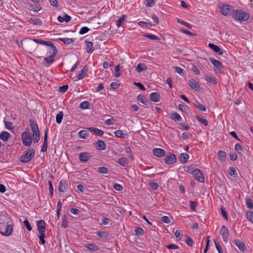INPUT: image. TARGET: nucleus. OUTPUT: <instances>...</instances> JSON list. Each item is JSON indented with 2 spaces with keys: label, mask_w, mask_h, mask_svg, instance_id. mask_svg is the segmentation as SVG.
Wrapping results in <instances>:
<instances>
[{
  "label": "nucleus",
  "mask_w": 253,
  "mask_h": 253,
  "mask_svg": "<svg viewBox=\"0 0 253 253\" xmlns=\"http://www.w3.org/2000/svg\"><path fill=\"white\" fill-rule=\"evenodd\" d=\"M232 17L236 21H238L241 22H246L250 18V14L242 10H233Z\"/></svg>",
  "instance_id": "obj_1"
},
{
  "label": "nucleus",
  "mask_w": 253,
  "mask_h": 253,
  "mask_svg": "<svg viewBox=\"0 0 253 253\" xmlns=\"http://www.w3.org/2000/svg\"><path fill=\"white\" fill-rule=\"evenodd\" d=\"M30 127L33 132V140L35 143H37L40 139V131L37 123L33 120L29 121Z\"/></svg>",
  "instance_id": "obj_2"
},
{
  "label": "nucleus",
  "mask_w": 253,
  "mask_h": 253,
  "mask_svg": "<svg viewBox=\"0 0 253 253\" xmlns=\"http://www.w3.org/2000/svg\"><path fill=\"white\" fill-rule=\"evenodd\" d=\"M35 152L34 149H29L27 152L19 158V161L22 163L29 162L35 156Z\"/></svg>",
  "instance_id": "obj_3"
},
{
  "label": "nucleus",
  "mask_w": 253,
  "mask_h": 253,
  "mask_svg": "<svg viewBox=\"0 0 253 253\" xmlns=\"http://www.w3.org/2000/svg\"><path fill=\"white\" fill-rule=\"evenodd\" d=\"M21 138L22 143L24 146L29 147L31 145L32 139L31 133L29 131L23 132L21 135Z\"/></svg>",
  "instance_id": "obj_4"
},
{
  "label": "nucleus",
  "mask_w": 253,
  "mask_h": 253,
  "mask_svg": "<svg viewBox=\"0 0 253 253\" xmlns=\"http://www.w3.org/2000/svg\"><path fill=\"white\" fill-rule=\"evenodd\" d=\"M176 156L174 154H169L165 158V162L167 165L174 164L176 162Z\"/></svg>",
  "instance_id": "obj_5"
},
{
  "label": "nucleus",
  "mask_w": 253,
  "mask_h": 253,
  "mask_svg": "<svg viewBox=\"0 0 253 253\" xmlns=\"http://www.w3.org/2000/svg\"><path fill=\"white\" fill-rule=\"evenodd\" d=\"M55 51V50L54 49V51L52 52V54L47 55V56L44 58V60L46 62L44 64V66L48 67L53 62L54 59H53V57L56 55V52Z\"/></svg>",
  "instance_id": "obj_6"
},
{
  "label": "nucleus",
  "mask_w": 253,
  "mask_h": 253,
  "mask_svg": "<svg viewBox=\"0 0 253 253\" xmlns=\"http://www.w3.org/2000/svg\"><path fill=\"white\" fill-rule=\"evenodd\" d=\"M221 234L222 236L223 241L225 243H227L228 240L229 232L228 228L226 227L224 225H223L221 227Z\"/></svg>",
  "instance_id": "obj_7"
},
{
  "label": "nucleus",
  "mask_w": 253,
  "mask_h": 253,
  "mask_svg": "<svg viewBox=\"0 0 253 253\" xmlns=\"http://www.w3.org/2000/svg\"><path fill=\"white\" fill-rule=\"evenodd\" d=\"M210 61L213 64L215 67H216V69H215V70L216 72H219L220 71V67L222 68L223 65L221 62L218 60H216L213 58H210Z\"/></svg>",
  "instance_id": "obj_8"
},
{
  "label": "nucleus",
  "mask_w": 253,
  "mask_h": 253,
  "mask_svg": "<svg viewBox=\"0 0 253 253\" xmlns=\"http://www.w3.org/2000/svg\"><path fill=\"white\" fill-rule=\"evenodd\" d=\"M38 230L39 233L45 232V222L43 220H40L37 222Z\"/></svg>",
  "instance_id": "obj_9"
},
{
  "label": "nucleus",
  "mask_w": 253,
  "mask_h": 253,
  "mask_svg": "<svg viewBox=\"0 0 253 253\" xmlns=\"http://www.w3.org/2000/svg\"><path fill=\"white\" fill-rule=\"evenodd\" d=\"M189 86L195 91H200L201 89L200 85L194 79L189 80L188 81Z\"/></svg>",
  "instance_id": "obj_10"
},
{
  "label": "nucleus",
  "mask_w": 253,
  "mask_h": 253,
  "mask_svg": "<svg viewBox=\"0 0 253 253\" xmlns=\"http://www.w3.org/2000/svg\"><path fill=\"white\" fill-rule=\"evenodd\" d=\"M47 132H48V128H46V130L44 132L43 142L42 146L41 148V151L42 152H46L47 150V145H47V139H48Z\"/></svg>",
  "instance_id": "obj_11"
},
{
  "label": "nucleus",
  "mask_w": 253,
  "mask_h": 253,
  "mask_svg": "<svg viewBox=\"0 0 253 253\" xmlns=\"http://www.w3.org/2000/svg\"><path fill=\"white\" fill-rule=\"evenodd\" d=\"M195 179L201 182H205V177L203 173L199 169H197L194 174Z\"/></svg>",
  "instance_id": "obj_12"
},
{
  "label": "nucleus",
  "mask_w": 253,
  "mask_h": 253,
  "mask_svg": "<svg viewBox=\"0 0 253 253\" xmlns=\"http://www.w3.org/2000/svg\"><path fill=\"white\" fill-rule=\"evenodd\" d=\"M91 156L89 153L87 152H84L81 153L79 156V160L82 162H87L90 158Z\"/></svg>",
  "instance_id": "obj_13"
},
{
  "label": "nucleus",
  "mask_w": 253,
  "mask_h": 253,
  "mask_svg": "<svg viewBox=\"0 0 253 253\" xmlns=\"http://www.w3.org/2000/svg\"><path fill=\"white\" fill-rule=\"evenodd\" d=\"M209 47L212 49L215 52L217 53L220 55H222L223 54V51L222 50L219 46L215 45L213 43H210L208 45Z\"/></svg>",
  "instance_id": "obj_14"
},
{
  "label": "nucleus",
  "mask_w": 253,
  "mask_h": 253,
  "mask_svg": "<svg viewBox=\"0 0 253 253\" xmlns=\"http://www.w3.org/2000/svg\"><path fill=\"white\" fill-rule=\"evenodd\" d=\"M166 151L161 148H154L153 150V154L154 156L161 158L164 156L165 154Z\"/></svg>",
  "instance_id": "obj_15"
},
{
  "label": "nucleus",
  "mask_w": 253,
  "mask_h": 253,
  "mask_svg": "<svg viewBox=\"0 0 253 253\" xmlns=\"http://www.w3.org/2000/svg\"><path fill=\"white\" fill-rule=\"evenodd\" d=\"M68 187V183L66 180L62 179L60 181L58 190L61 192H64Z\"/></svg>",
  "instance_id": "obj_16"
},
{
  "label": "nucleus",
  "mask_w": 253,
  "mask_h": 253,
  "mask_svg": "<svg viewBox=\"0 0 253 253\" xmlns=\"http://www.w3.org/2000/svg\"><path fill=\"white\" fill-rule=\"evenodd\" d=\"M96 148L98 150H104L106 149L105 143L101 140H99L95 143Z\"/></svg>",
  "instance_id": "obj_17"
},
{
  "label": "nucleus",
  "mask_w": 253,
  "mask_h": 253,
  "mask_svg": "<svg viewBox=\"0 0 253 253\" xmlns=\"http://www.w3.org/2000/svg\"><path fill=\"white\" fill-rule=\"evenodd\" d=\"M232 7L229 5H223L220 7V12L222 15L226 16L228 14L229 10Z\"/></svg>",
  "instance_id": "obj_18"
},
{
  "label": "nucleus",
  "mask_w": 253,
  "mask_h": 253,
  "mask_svg": "<svg viewBox=\"0 0 253 253\" xmlns=\"http://www.w3.org/2000/svg\"><path fill=\"white\" fill-rule=\"evenodd\" d=\"M12 231V226L11 225H6L5 232L0 231V233L2 235L8 236L11 234Z\"/></svg>",
  "instance_id": "obj_19"
},
{
  "label": "nucleus",
  "mask_w": 253,
  "mask_h": 253,
  "mask_svg": "<svg viewBox=\"0 0 253 253\" xmlns=\"http://www.w3.org/2000/svg\"><path fill=\"white\" fill-rule=\"evenodd\" d=\"M150 100L153 102H159L160 100V95L158 92H152L150 95Z\"/></svg>",
  "instance_id": "obj_20"
},
{
  "label": "nucleus",
  "mask_w": 253,
  "mask_h": 253,
  "mask_svg": "<svg viewBox=\"0 0 253 253\" xmlns=\"http://www.w3.org/2000/svg\"><path fill=\"white\" fill-rule=\"evenodd\" d=\"M10 137V134L5 131H3L0 133V138L4 142L8 141Z\"/></svg>",
  "instance_id": "obj_21"
},
{
  "label": "nucleus",
  "mask_w": 253,
  "mask_h": 253,
  "mask_svg": "<svg viewBox=\"0 0 253 253\" xmlns=\"http://www.w3.org/2000/svg\"><path fill=\"white\" fill-rule=\"evenodd\" d=\"M235 244L238 247L239 249L241 250V251H244L246 248L245 244L244 242L241 241L239 240L236 239L235 240Z\"/></svg>",
  "instance_id": "obj_22"
},
{
  "label": "nucleus",
  "mask_w": 253,
  "mask_h": 253,
  "mask_svg": "<svg viewBox=\"0 0 253 253\" xmlns=\"http://www.w3.org/2000/svg\"><path fill=\"white\" fill-rule=\"evenodd\" d=\"M87 129L90 132H93L95 134H96L97 135H98L99 136H101L104 134V132L103 130H102L100 129L97 128L90 127H88Z\"/></svg>",
  "instance_id": "obj_23"
},
{
  "label": "nucleus",
  "mask_w": 253,
  "mask_h": 253,
  "mask_svg": "<svg viewBox=\"0 0 253 253\" xmlns=\"http://www.w3.org/2000/svg\"><path fill=\"white\" fill-rule=\"evenodd\" d=\"M84 42L85 43L86 52L91 53L93 51L92 49L93 43L91 42H88L87 41H85Z\"/></svg>",
  "instance_id": "obj_24"
},
{
  "label": "nucleus",
  "mask_w": 253,
  "mask_h": 253,
  "mask_svg": "<svg viewBox=\"0 0 253 253\" xmlns=\"http://www.w3.org/2000/svg\"><path fill=\"white\" fill-rule=\"evenodd\" d=\"M193 104L195 108L198 109L199 111H206V107L197 101L195 100L193 103Z\"/></svg>",
  "instance_id": "obj_25"
},
{
  "label": "nucleus",
  "mask_w": 253,
  "mask_h": 253,
  "mask_svg": "<svg viewBox=\"0 0 253 253\" xmlns=\"http://www.w3.org/2000/svg\"><path fill=\"white\" fill-rule=\"evenodd\" d=\"M42 9L41 6L39 3H35L34 5H30L29 9L33 11H39Z\"/></svg>",
  "instance_id": "obj_26"
},
{
  "label": "nucleus",
  "mask_w": 253,
  "mask_h": 253,
  "mask_svg": "<svg viewBox=\"0 0 253 253\" xmlns=\"http://www.w3.org/2000/svg\"><path fill=\"white\" fill-rule=\"evenodd\" d=\"M84 247L86 248L93 251H97L99 250V247L93 244H85Z\"/></svg>",
  "instance_id": "obj_27"
},
{
  "label": "nucleus",
  "mask_w": 253,
  "mask_h": 253,
  "mask_svg": "<svg viewBox=\"0 0 253 253\" xmlns=\"http://www.w3.org/2000/svg\"><path fill=\"white\" fill-rule=\"evenodd\" d=\"M147 69V66L143 63H139L136 67V71L138 73H140L143 71H146Z\"/></svg>",
  "instance_id": "obj_28"
},
{
  "label": "nucleus",
  "mask_w": 253,
  "mask_h": 253,
  "mask_svg": "<svg viewBox=\"0 0 253 253\" xmlns=\"http://www.w3.org/2000/svg\"><path fill=\"white\" fill-rule=\"evenodd\" d=\"M189 158V155L185 153H183L180 154V159L181 164H185Z\"/></svg>",
  "instance_id": "obj_29"
},
{
  "label": "nucleus",
  "mask_w": 253,
  "mask_h": 253,
  "mask_svg": "<svg viewBox=\"0 0 253 253\" xmlns=\"http://www.w3.org/2000/svg\"><path fill=\"white\" fill-rule=\"evenodd\" d=\"M126 15H123L117 21L116 25L118 27H120L121 26L124 24V22L126 21Z\"/></svg>",
  "instance_id": "obj_30"
},
{
  "label": "nucleus",
  "mask_w": 253,
  "mask_h": 253,
  "mask_svg": "<svg viewBox=\"0 0 253 253\" xmlns=\"http://www.w3.org/2000/svg\"><path fill=\"white\" fill-rule=\"evenodd\" d=\"M59 40L65 44H70L75 41L73 38H59Z\"/></svg>",
  "instance_id": "obj_31"
},
{
  "label": "nucleus",
  "mask_w": 253,
  "mask_h": 253,
  "mask_svg": "<svg viewBox=\"0 0 253 253\" xmlns=\"http://www.w3.org/2000/svg\"><path fill=\"white\" fill-rule=\"evenodd\" d=\"M33 41L37 43L45 45L47 46L51 45V42H46L41 39H34Z\"/></svg>",
  "instance_id": "obj_32"
},
{
  "label": "nucleus",
  "mask_w": 253,
  "mask_h": 253,
  "mask_svg": "<svg viewBox=\"0 0 253 253\" xmlns=\"http://www.w3.org/2000/svg\"><path fill=\"white\" fill-rule=\"evenodd\" d=\"M137 99L139 101L146 105H147V104L149 103V101L146 100L145 97L141 94L137 96Z\"/></svg>",
  "instance_id": "obj_33"
},
{
  "label": "nucleus",
  "mask_w": 253,
  "mask_h": 253,
  "mask_svg": "<svg viewBox=\"0 0 253 253\" xmlns=\"http://www.w3.org/2000/svg\"><path fill=\"white\" fill-rule=\"evenodd\" d=\"M118 163L122 166H126L127 165L128 162L126 158L122 157L118 159Z\"/></svg>",
  "instance_id": "obj_34"
},
{
  "label": "nucleus",
  "mask_w": 253,
  "mask_h": 253,
  "mask_svg": "<svg viewBox=\"0 0 253 253\" xmlns=\"http://www.w3.org/2000/svg\"><path fill=\"white\" fill-rule=\"evenodd\" d=\"M205 80L208 82L213 84H217L216 79L210 75L207 76L206 77Z\"/></svg>",
  "instance_id": "obj_35"
},
{
  "label": "nucleus",
  "mask_w": 253,
  "mask_h": 253,
  "mask_svg": "<svg viewBox=\"0 0 253 253\" xmlns=\"http://www.w3.org/2000/svg\"><path fill=\"white\" fill-rule=\"evenodd\" d=\"M196 118L200 123L203 124L205 126H208V122L206 119L202 118L199 115L196 116Z\"/></svg>",
  "instance_id": "obj_36"
},
{
  "label": "nucleus",
  "mask_w": 253,
  "mask_h": 253,
  "mask_svg": "<svg viewBox=\"0 0 253 253\" xmlns=\"http://www.w3.org/2000/svg\"><path fill=\"white\" fill-rule=\"evenodd\" d=\"M197 169H198L196 168V166L195 165H192L188 167L187 171L189 173L194 174Z\"/></svg>",
  "instance_id": "obj_37"
},
{
  "label": "nucleus",
  "mask_w": 253,
  "mask_h": 253,
  "mask_svg": "<svg viewBox=\"0 0 253 253\" xmlns=\"http://www.w3.org/2000/svg\"><path fill=\"white\" fill-rule=\"evenodd\" d=\"M246 203L247 207L249 209L253 210V204L252 201V199L249 197H247L246 198Z\"/></svg>",
  "instance_id": "obj_38"
},
{
  "label": "nucleus",
  "mask_w": 253,
  "mask_h": 253,
  "mask_svg": "<svg viewBox=\"0 0 253 253\" xmlns=\"http://www.w3.org/2000/svg\"><path fill=\"white\" fill-rule=\"evenodd\" d=\"M79 136L82 138H86L88 136V133L85 130H82L79 132Z\"/></svg>",
  "instance_id": "obj_39"
},
{
  "label": "nucleus",
  "mask_w": 253,
  "mask_h": 253,
  "mask_svg": "<svg viewBox=\"0 0 253 253\" xmlns=\"http://www.w3.org/2000/svg\"><path fill=\"white\" fill-rule=\"evenodd\" d=\"M171 119L173 120L180 121L181 119V116L176 112H174L171 114Z\"/></svg>",
  "instance_id": "obj_40"
},
{
  "label": "nucleus",
  "mask_w": 253,
  "mask_h": 253,
  "mask_svg": "<svg viewBox=\"0 0 253 253\" xmlns=\"http://www.w3.org/2000/svg\"><path fill=\"white\" fill-rule=\"evenodd\" d=\"M63 117V112H59V113L57 114L56 116V122L58 124H60L62 122Z\"/></svg>",
  "instance_id": "obj_41"
},
{
  "label": "nucleus",
  "mask_w": 253,
  "mask_h": 253,
  "mask_svg": "<svg viewBox=\"0 0 253 253\" xmlns=\"http://www.w3.org/2000/svg\"><path fill=\"white\" fill-rule=\"evenodd\" d=\"M97 171L99 173H101V174H107L109 172V170L108 169L106 168V167H99L98 169V170Z\"/></svg>",
  "instance_id": "obj_42"
},
{
  "label": "nucleus",
  "mask_w": 253,
  "mask_h": 253,
  "mask_svg": "<svg viewBox=\"0 0 253 253\" xmlns=\"http://www.w3.org/2000/svg\"><path fill=\"white\" fill-rule=\"evenodd\" d=\"M114 134L116 137L119 138H125L126 135V134H124L121 130L115 131L114 132Z\"/></svg>",
  "instance_id": "obj_43"
},
{
  "label": "nucleus",
  "mask_w": 253,
  "mask_h": 253,
  "mask_svg": "<svg viewBox=\"0 0 253 253\" xmlns=\"http://www.w3.org/2000/svg\"><path fill=\"white\" fill-rule=\"evenodd\" d=\"M89 103L87 101H84L80 104V108L82 109H87L89 108Z\"/></svg>",
  "instance_id": "obj_44"
},
{
  "label": "nucleus",
  "mask_w": 253,
  "mask_h": 253,
  "mask_svg": "<svg viewBox=\"0 0 253 253\" xmlns=\"http://www.w3.org/2000/svg\"><path fill=\"white\" fill-rule=\"evenodd\" d=\"M144 36L152 40H160V38L158 36L150 34H146V35H144Z\"/></svg>",
  "instance_id": "obj_45"
},
{
  "label": "nucleus",
  "mask_w": 253,
  "mask_h": 253,
  "mask_svg": "<svg viewBox=\"0 0 253 253\" xmlns=\"http://www.w3.org/2000/svg\"><path fill=\"white\" fill-rule=\"evenodd\" d=\"M235 150L238 153H241L242 152L244 151V148L242 147V146L239 144L237 143L235 146Z\"/></svg>",
  "instance_id": "obj_46"
},
{
  "label": "nucleus",
  "mask_w": 253,
  "mask_h": 253,
  "mask_svg": "<svg viewBox=\"0 0 253 253\" xmlns=\"http://www.w3.org/2000/svg\"><path fill=\"white\" fill-rule=\"evenodd\" d=\"M68 88L69 87L67 84L59 86L58 88V91H59L61 93H64L67 91Z\"/></svg>",
  "instance_id": "obj_47"
},
{
  "label": "nucleus",
  "mask_w": 253,
  "mask_h": 253,
  "mask_svg": "<svg viewBox=\"0 0 253 253\" xmlns=\"http://www.w3.org/2000/svg\"><path fill=\"white\" fill-rule=\"evenodd\" d=\"M68 226V221L67 218L65 215H64L62 219V221L61 224V227L64 228L67 227Z\"/></svg>",
  "instance_id": "obj_48"
},
{
  "label": "nucleus",
  "mask_w": 253,
  "mask_h": 253,
  "mask_svg": "<svg viewBox=\"0 0 253 253\" xmlns=\"http://www.w3.org/2000/svg\"><path fill=\"white\" fill-rule=\"evenodd\" d=\"M48 46H49V51L48 52V55L52 54V52L54 51V49L55 50V51L56 52V54L57 53V50L56 47L53 45V44L52 43V42H51V45H48Z\"/></svg>",
  "instance_id": "obj_49"
},
{
  "label": "nucleus",
  "mask_w": 253,
  "mask_h": 253,
  "mask_svg": "<svg viewBox=\"0 0 253 253\" xmlns=\"http://www.w3.org/2000/svg\"><path fill=\"white\" fill-rule=\"evenodd\" d=\"M228 173L231 175H234L235 177L237 176V172L234 168L230 167L228 171Z\"/></svg>",
  "instance_id": "obj_50"
},
{
  "label": "nucleus",
  "mask_w": 253,
  "mask_h": 253,
  "mask_svg": "<svg viewBox=\"0 0 253 253\" xmlns=\"http://www.w3.org/2000/svg\"><path fill=\"white\" fill-rule=\"evenodd\" d=\"M177 22L178 23H180L183 25H184L187 28H189V29H191L192 28V26L191 25H190V24L183 21V20H181L179 19H177Z\"/></svg>",
  "instance_id": "obj_51"
},
{
  "label": "nucleus",
  "mask_w": 253,
  "mask_h": 253,
  "mask_svg": "<svg viewBox=\"0 0 253 253\" xmlns=\"http://www.w3.org/2000/svg\"><path fill=\"white\" fill-rule=\"evenodd\" d=\"M218 156L219 158L223 161L225 159L226 157V154L225 152L220 150L218 152Z\"/></svg>",
  "instance_id": "obj_52"
},
{
  "label": "nucleus",
  "mask_w": 253,
  "mask_h": 253,
  "mask_svg": "<svg viewBox=\"0 0 253 253\" xmlns=\"http://www.w3.org/2000/svg\"><path fill=\"white\" fill-rule=\"evenodd\" d=\"M247 218L253 223V211H248L246 212Z\"/></svg>",
  "instance_id": "obj_53"
},
{
  "label": "nucleus",
  "mask_w": 253,
  "mask_h": 253,
  "mask_svg": "<svg viewBox=\"0 0 253 253\" xmlns=\"http://www.w3.org/2000/svg\"><path fill=\"white\" fill-rule=\"evenodd\" d=\"M185 243L190 247H192L194 244L193 240L189 236L186 237V239L185 240Z\"/></svg>",
  "instance_id": "obj_54"
},
{
  "label": "nucleus",
  "mask_w": 253,
  "mask_h": 253,
  "mask_svg": "<svg viewBox=\"0 0 253 253\" xmlns=\"http://www.w3.org/2000/svg\"><path fill=\"white\" fill-rule=\"evenodd\" d=\"M96 235L100 238H106L108 236V233L104 231L97 232Z\"/></svg>",
  "instance_id": "obj_55"
},
{
  "label": "nucleus",
  "mask_w": 253,
  "mask_h": 253,
  "mask_svg": "<svg viewBox=\"0 0 253 253\" xmlns=\"http://www.w3.org/2000/svg\"><path fill=\"white\" fill-rule=\"evenodd\" d=\"M120 69H121V66L120 65H117L115 68V76L116 78L119 77L121 75V74L120 72Z\"/></svg>",
  "instance_id": "obj_56"
},
{
  "label": "nucleus",
  "mask_w": 253,
  "mask_h": 253,
  "mask_svg": "<svg viewBox=\"0 0 253 253\" xmlns=\"http://www.w3.org/2000/svg\"><path fill=\"white\" fill-rule=\"evenodd\" d=\"M40 235L39 236L40 241L41 242L42 245H44L45 243V241L44 240V238L45 237V232H43L42 233H40Z\"/></svg>",
  "instance_id": "obj_57"
},
{
  "label": "nucleus",
  "mask_w": 253,
  "mask_h": 253,
  "mask_svg": "<svg viewBox=\"0 0 253 253\" xmlns=\"http://www.w3.org/2000/svg\"><path fill=\"white\" fill-rule=\"evenodd\" d=\"M89 30V29L88 28H87V27H82L80 31H79V34L80 35H83V34H84L86 33H87Z\"/></svg>",
  "instance_id": "obj_58"
},
{
  "label": "nucleus",
  "mask_w": 253,
  "mask_h": 253,
  "mask_svg": "<svg viewBox=\"0 0 253 253\" xmlns=\"http://www.w3.org/2000/svg\"><path fill=\"white\" fill-rule=\"evenodd\" d=\"M23 223L29 231H30L32 230V227H31L29 222L28 221V220L27 219H26L24 221Z\"/></svg>",
  "instance_id": "obj_59"
},
{
  "label": "nucleus",
  "mask_w": 253,
  "mask_h": 253,
  "mask_svg": "<svg viewBox=\"0 0 253 253\" xmlns=\"http://www.w3.org/2000/svg\"><path fill=\"white\" fill-rule=\"evenodd\" d=\"M175 71L180 75H183L185 73V71L180 67H175Z\"/></svg>",
  "instance_id": "obj_60"
},
{
  "label": "nucleus",
  "mask_w": 253,
  "mask_h": 253,
  "mask_svg": "<svg viewBox=\"0 0 253 253\" xmlns=\"http://www.w3.org/2000/svg\"><path fill=\"white\" fill-rule=\"evenodd\" d=\"M150 187L153 190H157L159 185L157 182H151L149 183Z\"/></svg>",
  "instance_id": "obj_61"
},
{
  "label": "nucleus",
  "mask_w": 253,
  "mask_h": 253,
  "mask_svg": "<svg viewBox=\"0 0 253 253\" xmlns=\"http://www.w3.org/2000/svg\"><path fill=\"white\" fill-rule=\"evenodd\" d=\"M138 24L141 26H145L146 27L150 28L152 26V24L151 23L148 22H142L140 21L138 22Z\"/></svg>",
  "instance_id": "obj_62"
},
{
  "label": "nucleus",
  "mask_w": 253,
  "mask_h": 253,
  "mask_svg": "<svg viewBox=\"0 0 253 253\" xmlns=\"http://www.w3.org/2000/svg\"><path fill=\"white\" fill-rule=\"evenodd\" d=\"M135 232L137 235H141L144 234V230L140 227H137L135 229Z\"/></svg>",
  "instance_id": "obj_63"
},
{
  "label": "nucleus",
  "mask_w": 253,
  "mask_h": 253,
  "mask_svg": "<svg viewBox=\"0 0 253 253\" xmlns=\"http://www.w3.org/2000/svg\"><path fill=\"white\" fill-rule=\"evenodd\" d=\"M161 220L162 222L165 223H169L170 222V218L167 216H163L161 218Z\"/></svg>",
  "instance_id": "obj_64"
}]
</instances>
